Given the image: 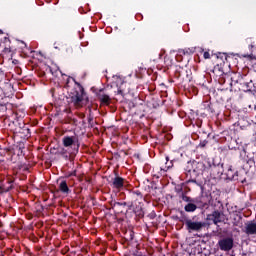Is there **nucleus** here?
<instances>
[{"label": "nucleus", "mask_w": 256, "mask_h": 256, "mask_svg": "<svg viewBox=\"0 0 256 256\" xmlns=\"http://www.w3.org/2000/svg\"><path fill=\"white\" fill-rule=\"evenodd\" d=\"M72 81H74L75 85L73 88L68 90V97L70 102L73 103L74 107L81 109V107L89 105V97H87L85 88H83L81 83L77 82L74 78H72Z\"/></svg>", "instance_id": "obj_1"}, {"label": "nucleus", "mask_w": 256, "mask_h": 256, "mask_svg": "<svg viewBox=\"0 0 256 256\" xmlns=\"http://www.w3.org/2000/svg\"><path fill=\"white\" fill-rule=\"evenodd\" d=\"M209 170V166L203 162H197L195 160L187 162L186 165V177H187V183H195L198 187H201V183L197 182V179L193 178L194 175H197V173H205V171Z\"/></svg>", "instance_id": "obj_2"}, {"label": "nucleus", "mask_w": 256, "mask_h": 256, "mask_svg": "<svg viewBox=\"0 0 256 256\" xmlns=\"http://www.w3.org/2000/svg\"><path fill=\"white\" fill-rule=\"evenodd\" d=\"M180 223H184L188 233H193V231H201L203 227H207V224L205 222L193 221L192 219H189L186 216H182L180 218Z\"/></svg>", "instance_id": "obj_3"}, {"label": "nucleus", "mask_w": 256, "mask_h": 256, "mask_svg": "<svg viewBox=\"0 0 256 256\" xmlns=\"http://www.w3.org/2000/svg\"><path fill=\"white\" fill-rule=\"evenodd\" d=\"M62 145L63 147H66V149L70 148L74 153H79V147H81V143L77 136H64L62 138Z\"/></svg>", "instance_id": "obj_4"}, {"label": "nucleus", "mask_w": 256, "mask_h": 256, "mask_svg": "<svg viewBox=\"0 0 256 256\" xmlns=\"http://www.w3.org/2000/svg\"><path fill=\"white\" fill-rule=\"evenodd\" d=\"M191 75V70L183 67H177L174 73L175 79H178L180 83H185V81L191 82L193 79Z\"/></svg>", "instance_id": "obj_5"}, {"label": "nucleus", "mask_w": 256, "mask_h": 256, "mask_svg": "<svg viewBox=\"0 0 256 256\" xmlns=\"http://www.w3.org/2000/svg\"><path fill=\"white\" fill-rule=\"evenodd\" d=\"M207 221L213 222L214 225L225 223V212L223 210H213L211 214L206 216Z\"/></svg>", "instance_id": "obj_6"}, {"label": "nucleus", "mask_w": 256, "mask_h": 256, "mask_svg": "<svg viewBox=\"0 0 256 256\" xmlns=\"http://www.w3.org/2000/svg\"><path fill=\"white\" fill-rule=\"evenodd\" d=\"M203 107L205 111H207L209 115H211V117H215V115H219V113H221V105H219V103L205 101L203 103Z\"/></svg>", "instance_id": "obj_7"}, {"label": "nucleus", "mask_w": 256, "mask_h": 256, "mask_svg": "<svg viewBox=\"0 0 256 256\" xmlns=\"http://www.w3.org/2000/svg\"><path fill=\"white\" fill-rule=\"evenodd\" d=\"M208 171H210V175L212 179H217V177H221L225 170L223 169V164H211L207 162Z\"/></svg>", "instance_id": "obj_8"}, {"label": "nucleus", "mask_w": 256, "mask_h": 256, "mask_svg": "<svg viewBox=\"0 0 256 256\" xmlns=\"http://www.w3.org/2000/svg\"><path fill=\"white\" fill-rule=\"evenodd\" d=\"M233 246H234V240L232 237L222 238L218 241V247L220 251L229 252L231 251V249H233Z\"/></svg>", "instance_id": "obj_9"}, {"label": "nucleus", "mask_w": 256, "mask_h": 256, "mask_svg": "<svg viewBox=\"0 0 256 256\" xmlns=\"http://www.w3.org/2000/svg\"><path fill=\"white\" fill-rule=\"evenodd\" d=\"M226 177L229 179V181H239L240 183L245 181V178L241 177L239 171L233 169V166H228Z\"/></svg>", "instance_id": "obj_10"}, {"label": "nucleus", "mask_w": 256, "mask_h": 256, "mask_svg": "<svg viewBox=\"0 0 256 256\" xmlns=\"http://www.w3.org/2000/svg\"><path fill=\"white\" fill-rule=\"evenodd\" d=\"M109 185L110 187H112V189H116V191H121L125 187V178L116 174L115 177L112 178L109 182Z\"/></svg>", "instance_id": "obj_11"}, {"label": "nucleus", "mask_w": 256, "mask_h": 256, "mask_svg": "<svg viewBox=\"0 0 256 256\" xmlns=\"http://www.w3.org/2000/svg\"><path fill=\"white\" fill-rule=\"evenodd\" d=\"M209 205L212 207L213 211H224L225 209V206H223V202H221L219 195L213 196L212 194Z\"/></svg>", "instance_id": "obj_12"}, {"label": "nucleus", "mask_w": 256, "mask_h": 256, "mask_svg": "<svg viewBox=\"0 0 256 256\" xmlns=\"http://www.w3.org/2000/svg\"><path fill=\"white\" fill-rule=\"evenodd\" d=\"M212 196H213V194H202V196L199 198V200H196L198 207L200 209H208Z\"/></svg>", "instance_id": "obj_13"}, {"label": "nucleus", "mask_w": 256, "mask_h": 256, "mask_svg": "<svg viewBox=\"0 0 256 256\" xmlns=\"http://www.w3.org/2000/svg\"><path fill=\"white\" fill-rule=\"evenodd\" d=\"M129 211H133L135 215H138V217L143 216V210L141 208H135V202H122V207H127Z\"/></svg>", "instance_id": "obj_14"}, {"label": "nucleus", "mask_w": 256, "mask_h": 256, "mask_svg": "<svg viewBox=\"0 0 256 256\" xmlns=\"http://www.w3.org/2000/svg\"><path fill=\"white\" fill-rule=\"evenodd\" d=\"M18 133L21 139H29V137H31V129H29V125L27 124H22V126L18 128Z\"/></svg>", "instance_id": "obj_15"}, {"label": "nucleus", "mask_w": 256, "mask_h": 256, "mask_svg": "<svg viewBox=\"0 0 256 256\" xmlns=\"http://www.w3.org/2000/svg\"><path fill=\"white\" fill-rule=\"evenodd\" d=\"M98 101H100L101 105H111V97L109 95L104 94L103 90H100L97 94Z\"/></svg>", "instance_id": "obj_16"}, {"label": "nucleus", "mask_w": 256, "mask_h": 256, "mask_svg": "<svg viewBox=\"0 0 256 256\" xmlns=\"http://www.w3.org/2000/svg\"><path fill=\"white\" fill-rule=\"evenodd\" d=\"M58 189L60 192L63 193V195H69L71 193V189L69 188V185L67 184L66 180H62L60 182Z\"/></svg>", "instance_id": "obj_17"}, {"label": "nucleus", "mask_w": 256, "mask_h": 256, "mask_svg": "<svg viewBox=\"0 0 256 256\" xmlns=\"http://www.w3.org/2000/svg\"><path fill=\"white\" fill-rule=\"evenodd\" d=\"M197 205V200H193L184 206V211H186V213H195V211H197Z\"/></svg>", "instance_id": "obj_18"}, {"label": "nucleus", "mask_w": 256, "mask_h": 256, "mask_svg": "<svg viewBox=\"0 0 256 256\" xmlns=\"http://www.w3.org/2000/svg\"><path fill=\"white\" fill-rule=\"evenodd\" d=\"M246 235H256V223L250 222L245 227Z\"/></svg>", "instance_id": "obj_19"}, {"label": "nucleus", "mask_w": 256, "mask_h": 256, "mask_svg": "<svg viewBox=\"0 0 256 256\" xmlns=\"http://www.w3.org/2000/svg\"><path fill=\"white\" fill-rule=\"evenodd\" d=\"M11 189H13V184L11 181H7L0 186V191H2V193H9Z\"/></svg>", "instance_id": "obj_20"}, {"label": "nucleus", "mask_w": 256, "mask_h": 256, "mask_svg": "<svg viewBox=\"0 0 256 256\" xmlns=\"http://www.w3.org/2000/svg\"><path fill=\"white\" fill-rule=\"evenodd\" d=\"M57 154L61 155L62 157H69V155H75V152H72L71 150H69V148H60L58 149Z\"/></svg>", "instance_id": "obj_21"}, {"label": "nucleus", "mask_w": 256, "mask_h": 256, "mask_svg": "<svg viewBox=\"0 0 256 256\" xmlns=\"http://www.w3.org/2000/svg\"><path fill=\"white\" fill-rule=\"evenodd\" d=\"M195 51H196V48L191 47V48L180 49L178 53H180V55H193Z\"/></svg>", "instance_id": "obj_22"}, {"label": "nucleus", "mask_w": 256, "mask_h": 256, "mask_svg": "<svg viewBox=\"0 0 256 256\" xmlns=\"http://www.w3.org/2000/svg\"><path fill=\"white\" fill-rule=\"evenodd\" d=\"M134 237H135V232H133V230H126L124 232L125 241H133Z\"/></svg>", "instance_id": "obj_23"}, {"label": "nucleus", "mask_w": 256, "mask_h": 256, "mask_svg": "<svg viewBox=\"0 0 256 256\" xmlns=\"http://www.w3.org/2000/svg\"><path fill=\"white\" fill-rule=\"evenodd\" d=\"M171 167H173V161L169 162V156H166V163L164 167H160L161 171L167 172L169 171V169H171Z\"/></svg>", "instance_id": "obj_24"}, {"label": "nucleus", "mask_w": 256, "mask_h": 256, "mask_svg": "<svg viewBox=\"0 0 256 256\" xmlns=\"http://www.w3.org/2000/svg\"><path fill=\"white\" fill-rule=\"evenodd\" d=\"M212 73H214L216 77H221L225 72L223 71V68H221V66L216 65L214 66Z\"/></svg>", "instance_id": "obj_25"}, {"label": "nucleus", "mask_w": 256, "mask_h": 256, "mask_svg": "<svg viewBox=\"0 0 256 256\" xmlns=\"http://www.w3.org/2000/svg\"><path fill=\"white\" fill-rule=\"evenodd\" d=\"M179 199H182V201H184V203H187V204L195 201V199L187 196L185 192L179 195Z\"/></svg>", "instance_id": "obj_26"}, {"label": "nucleus", "mask_w": 256, "mask_h": 256, "mask_svg": "<svg viewBox=\"0 0 256 256\" xmlns=\"http://www.w3.org/2000/svg\"><path fill=\"white\" fill-rule=\"evenodd\" d=\"M251 81L250 82H244L243 84H242V90L245 92V93H247V92H249V91H251V89H253V86H251Z\"/></svg>", "instance_id": "obj_27"}, {"label": "nucleus", "mask_w": 256, "mask_h": 256, "mask_svg": "<svg viewBox=\"0 0 256 256\" xmlns=\"http://www.w3.org/2000/svg\"><path fill=\"white\" fill-rule=\"evenodd\" d=\"M217 55V59H221L222 63H225L227 61V54L219 52Z\"/></svg>", "instance_id": "obj_28"}, {"label": "nucleus", "mask_w": 256, "mask_h": 256, "mask_svg": "<svg viewBox=\"0 0 256 256\" xmlns=\"http://www.w3.org/2000/svg\"><path fill=\"white\" fill-rule=\"evenodd\" d=\"M175 191L177 192L178 197H179V195H182V193H185V192L183 191V186H182V185H177V186L175 187Z\"/></svg>", "instance_id": "obj_29"}, {"label": "nucleus", "mask_w": 256, "mask_h": 256, "mask_svg": "<svg viewBox=\"0 0 256 256\" xmlns=\"http://www.w3.org/2000/svg\"><path fill=\"white\" fill-rule=\"evenodd\" d=\"M87 111H89L88 123L91 125L93 123V116L91 115V106L87 107Z\"/></svg>", "instance_id": "obj_30"}, {"label": "nucleus", "mask_w": 256, "mask_h": 256, "mask_svg": "<svg viewBox=\"0 0 256 256\" xmlns=\"http://www.w3.org/2000/svg\"><path fill=\"white\" fill-rule=\"evenodd\" d=\"M2 52L4 53V55H7V57H9V55H11L12 53L11 47H5Z\"/></svg>", "instance_id": "obj_31"}, {"label": "nucleus", "mask_w": 256, "mask_h": 256, "mask_svg": "<svg viewBox=\"0 0 256 256\" xmlns=\"http://www.w3.org/2000/svg\"><path fill=\"white\" fill-rule=\"evenodd\" d=\"M131 195H132L133 199H135V195L137 197H143V195L141 194V191H139V190L133 191Z\"/></svg>", "instance_id": "obj_32"}, {"label": "nucleus", "mask_w": 256, "mask_h": 256, "mask_svg": "<svg viewBox=\"0 0 256 256\" xmlns=\"http://www.w3.org/2000/svg\"><path fill=\"white\" fill-rule=\"evenodd\" d=\"M241 219H243V217L241 216H238V221H237V218H234V222H233L234 227H239V221H241Z\"/></svg>", "instance_id": "obj_33"}, {"label": "nucleus", "mask_w": 256, "mask_h": 256, "mask_svg": "<svg viewBox=\"0 0 256 256\" xmlns=\"http://www.w3.org/2000/svg\"><path fill=\"white\" fill-rule=\"evenodd\" d=\"M247 164L249 165V167H253V165H255V160L253 158H250L247 160Z\"/></svg>", "instance_id": "obj_34"}, {"label": "nucleus", "mask_w": 256, "mask_h": 256, "mask_svg": "<svg viewBox=\"0 0 256 256\" xmlns=\"http://www.w3.org/2000/svg\"><path fill=\"white\" fill-rule=\"evenodd\" d=\"M176 61L181 62L183 61V54L179 53L176 55Z\"/></svg>", "instance_id": "obj_35"}, {"label": "nucleus", "mask_w": 256, "mask_h": 256, "mask_svg": "<svg viewBox=\"0 0 256 256\" xmlns=\"http://www.w3.org/2000/svg\"><path fill=\"white\" fill-rule=\"evenodd\" d=\"M203 57H204V59H211V54L206 51L203 53Z\"/></svg>", "instance_id": "obj_36"}, {"label": "nucleus", "mask_w": 256, "mask_h": 256, "mask_svg": "<svg viewBox=\"0 0 256 256\" xmlns=\"http://www.w3.org/2000/svg\"><path fill=\"white\" fill-rule=\"evenodd\" d=\"M68 177H77V170H73L68 174Z\"/></svg>", "instance_id": "obj_37"}, {"label": "nucleus", "mask_w": 256, "mask_h": 256, "mask_svg": "<svg viewBox=\"0 0 256 256\" xmlns=\"http://www.w3.org/2000/svg\"><path fill=\"white\" fill-rule=\"evenodd\" d=\"M207 146V140H204V141H202V142H200V144H199V147H206Z\"/></svg>", "instance_id": "obj_38"}, {"label": "nucleus", "mask_w": 256, "mask_h": 256, "mask_svg": "<svg viewBox=\"0 0 256 256\" xmlns=\"http://www.w3.org/2000/svg\"><path fill=\"white\" fill-rule=\"evenodd\" d=\"M113 207H123V204H122V202H115L113 204Z\"/></svg>", "instance_id": "obj_39"}, {"label": "nucleus", "mask_w": 256, "mask_h": 256, "mask_svg": "<svg viewBox=\"0 0 256 256\" xmlns=\"http://www.w3.org/2000/svg\"><path fill=\"white\" fill-rule=\"evenodd\" d=\"M117 95H121L123 97L125 95V93L123 92V90L118 89Z\"/></svg>", "instance_id": "obj_40"}, {"label": "nucleus", "mask_w": 256, "mask_h": 256, "mask_svg": "<svg viewBox=\"0 0 256 256\" xmlns=\"http://www.w3.org/2000/svg\"><path fill=\"white\" fill-rule=\"evenodd\" d=\"M69 79H71V78L67 79V82H66V85H65L66 89H69Z\"/></svg>", "instance_id": "obj_41"}, {"label": "nucleus", "mask_w": 256, "mask_h": 256, "mask_svg": "<svg viewBox=\"0 0 256 256\" xmlns=\"http://www.w3.org/2000/svg\"><path fill=\"white\" fill-rule=\"evenodd\" d=\"M253 70L255 71V73H256V63L253 65ZM255 87V92H256V86H254Z\"/></svg>", "instance_id": "obj_42"}, {"label": "nucleus", "mask_w": 256, "mask_h": 256, "mask_svg": "<svg viewBox=\"0 0 256 256\" xmlns=\"http://www.w3.org/2000/svg\"><path fill=\"white\" fill-rule=\"evenodd\" d=\"M0 35H3V30L0 29Z\"/></svg>", "instance_id": "obj_43"}]
</instances>
